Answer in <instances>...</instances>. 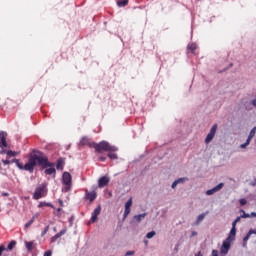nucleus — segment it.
<instances>
[{
    "label": "nucleus",
    "mask_w": 256,
    "mask_h": 256,
    "mask_svg": "<svg viewBox=\"0 0 256 256\" xmlns=\"http://www.w3.org/2000/svg\"><path fill=\"white\" fill-rule=\"evenodd\" d=\"M64 166H65V159L64 158L58 159L56 164V169H58L59 171H63Z\"/></svg>",
    "instance_id": "f3484780"
},
{
    "label": "nucleus",
    "mask_w": 256,
    "mask_h": 256,
    "mask_svg": "<svg viewBox=\"0 0 256 256\" xmlns=\"http://www.w3.org/2000/svg\"><path fill=\"white\" fill-rule=\"evenodd\" d=\"M217 133V124H214L212 128L210 129V132L205 138V143H211L213 141L215 134Z\"/></svg>",
    "instance_id": "423d86ee"
},
{
    "label": "nucleus",
    "mask_w": 256,
    "mask_h": 256,
    "mask_svg": "<svg viewBox=\"0 0 256 256\" xmlns=\"http://www.w3.org/2000/svg\"><path fill=\"white\" fill-rule=\"evenodd\" d=\"M251 235H253V232H248L246 234V236L243 238V247L247 246V241H249V239H251Z\"/></svg>",
    "instance_id": "412c9836"
},
{
    "label": "nucleus",
    "mask_w": 256,
    "mask_h": 256,
    "mask_svg": "<svg viewBox=\"0 0 256 256\" xmlns=\"http://www.w3.org/2000/svg\"><path fill=\"white\" fill-rule=\"evenodd\" d=\"M42 167V169H47V167H54L55 164L49 162V158L40 151H34L32 155H30L28 159V163L25 164V171H29V173H33L35 171V167Z\"/></svg>",
    "instance_id": "f257e3e1"
},
{
    "label": "nucleus",
    "mask_w": 256,
    "mask_h": 256,
    "mask_svg": "<svg viewBox=\"0 0 256 256\" xmlns=\"http://www.w3.org/2000/svg\"><path fill=\"white\" fill-rule=\"evenodd\" d=\"M86 197L89 199L90 203H93V201L97 199V192L95 191L89 192L86 190Z\"/></svg>",
    "instance_id": "ddd939ff"
},
{
    "label": "nucleus",
    "mask_w": 256,
    "mask_h": 256,
    "mask_svg": "<svg viewBox=\"0 0 256 256\" xmlns=\"http://www.w3.org/2000/svg\"><path fill=\"white\" fill-rule=\"evenodd\" d=\"M15 245H17V241L12 240L7 246V251H13Z\"/></svg>",
    "instance_id": "393cba45"
},
{
    "label": "nucleus",
    "mask_w": 256,
    "mask_h": 256,
    "mask_svg": "<svg viewBox=\"0 0 256 256\" xmlns=\"http://www.w3.org/2000/svg\"><path fill=\"white\" fill-rule=\"evenodd\" d=\"M99 161L105 162V161H107V158L105 156H100Z\"/></svg>",
    "instance_id": "58836bf2"
},
{
    "label": "nucleus",
    "mask_w": 256,
    "mask_h": 256,
    "mask_svg": "<svg viewBox=\"0 0 256 256\" xmlns=\"http://www.w3.org/2000/svg\"><path fill=\"white\" fill-rule=\"evenodd\" d=\"M99 215H101V205H98V207L96 209H94V211L92 212V216H91V223H95L99 217Z\"/></svg>",
    "instance_id": "1a4fd4ad"
},
{
    "label": "nucleus",
    "mask_w": 256,
    "mask_h": 256,
    "mask_svg": "<svg viewBox=\"0 0 256 256\" xmlns=\"http://www.w3.org/2000/svg\"><path fill=\"white\" fill-rule=\"evenodd\" d=\"M229 249H231V240L226 239L220 248V255H227L229 253Z\"/></svg>",
    "instance_id": "39448f33"
},
{
    "label": "nucleus",
    "mask_w": 256,
    "mask_h": 256,
    "mask_svg": "<svg viewBox=\"0 0 256 256\" xmlns=\"http://www.w3.org/2000/svg\"><path fill=\"white\" fill-rule=\"evenodd\" d=\"M0 147L1 149L7 147V132H0Z\"/></svg>",
    "instance_id": "9d476101"
},
{
    "label": "nucleus",
    "mask_w": 256,
    "mask_h": 256,
    "mask_svg": "<svg viewBox=\"0 0 256 256\" xmlns=\"http://www.w3.org/2000/svg\"><path fill=\"white\" fill-rule=\"evenodd\" d=\"M45 175H55L57 173V171L55 170V168H48L44 171Z\"/></svg>",
    "instance_id": "b1692460"
},
{
    "label": "nucleus",
    "mask_w": 256,
    "mask_h": 256,
    "mask_svg": "<svg viewBox=\"0 0 256 256\" xmlns=\"http://www.w3.org/2000/svg\"><path fill=\"white\" fill-rule=\"evenodd\" d=\"M187 49L191 51V53H195V51L197 50V44L191 43L187 46Z\"/></svg>",
    "instance_id": "4be33fe9"
},
{
    "label": "nucleus",
    "mask_w": 256,
    "mask_h": 256,
    "mask_svg": "<svg viewBox=\"0 0 256 256\" xmlns=\"http://www.w3.org/2000/svg\"><path fill=\"white\" fill-rule=\"evenodd\" d=\"M10 163H15V165L20 169L21 171H25V165H23V162L19 159H12Z\"/></svg>",
    "instance_id": "4468645a"
},
{
    "label": "nucleus",
    "mask_w": 256,
    "mask_h": 256,
    "mask_svg": "<svg viewBox=\"0 0 256 256\" xmlns=\"http://www.w3.org/2000/svg\"><path fill=\"white\" fill-rule=\"evenodd\" d=\"M206 215H209V211H207L206 213H202L200 214L197 219H196V222H195V225H199V223H201V221H203V219H205V216Z\"/></svg>",
    "instance_id": "aec40b11"
},
{
    "label": "nucleus",
    "mask_w": 256,
    "mask_h": 256,
    "mask_svg": "<svg viewBox=\"0 0 256 256\" xmlns=\"http://www.w3.org/2000/svg\"><path fill=\"white\" fill-rule=\"evenodd\" d=\"M131 205H133V200L130 198V199L126 202L125 207L131 208Z\"/></svg>",
    "instance_id": "72a5a7b5"
},
{
    "label": "nucleus",
    "mask_w": 256,
    "mask_h": 256,
    "mask_svg": "<svg viewBox=\"0 0 256 256\" xmlns=\"http://www.w3.org/2000/svg\"><path fill=\"white\" fill-rule=\"evenodd\" d=\"M47 196V185L46 184H41L38 186L33 194V199L39 200L43 199V197Z\"/></svg>",
    "instance_id": "7ed1b4c3"
},
{
    "label": "nucleus",
    "mask_w": 256,
    "mask_h": 256,
    "mask_svg": "<svg viewBox=\"0 0 256 256\" xmlns=\"http://www.w3.org/2000/svg\"><path fill=\"white\" fill-rule=\"evenodd\" d=\"M179 183H185V181H187V178H179L178 180H176Z\"/></svg>",
    "instance_id": "e433bc0d"
},
{
    "label": "nucleus",
    "mask_w": 256,
    "mask_h": 256,
    "mask_svg": "<svg viewBox=\"0 0 256 256\" xmlns=\"http://www.w3.org/2000/svg\"><path fill=\"white\" fill-rule=\"evenodd\" d=\"M4 197H9V193H3L2 194Z\"/></svg>",
    "instance_id": "09e8293b"
},
{
    "label": "nucleus",
    "mask_w": 256,
    "mask_h": 256,
    "mask_svg": "<svg viewBox=\"0 0 256 256\" xmlns=\"http://www.w3.org/2000/svg\"><path fill=\"white\" fill-rule=\"evenodd\" d=\"M33 245H35L34 244V242L33 241H31V242H25V246H26V249L28 250V251H33Z\"/></svg>",
    "instance_id": "a878e982"
},
{
    "label": "nucleus",
    "mask_w": 256,
    "mask_h": 256,
    "mask_svg": "<svg viewBox=\"0 0 256 256\" xmlns=\"http://www.w3.org/2000/svg\"><path fill=\"white\" fill-rule=\"evenodd\" d=\"M232 229H237V222H236V221H234V222L232 223Z\"/></svg>",
    "instance_id": "c03bdc74"
},
{
    "label": "nucleus",
    "mask_w": 256,
    "mask_h": 256,
    "mask_svg": "<svg viewBox=\"0 0 256 256\" xmlns=\"http://www.w3.org/2000/svg\"><path fill=\"white\" fill-rule=\"evenodd\" d=\"M80 145L82 146L88 145L89 147H93V144L89 142V138L87 137H82V139L80 140Z\"/></svg>",
    "instance_id": "6ab92c4d"
},
{
    "label": "nucleus",
    "mask_w": 256,
    "mask_h": 256,
    "mask_svg": "<svg viewBox=\"0 0 256 256\" xmlns=\"http://www.w3.org/2000/svg\"><path fill=\"white\" fill-rule=\"evenodd\" d=\"M145 217H147V213H143V214H140V215H135L133 217V219L136 223H141V221H143V219H145Z\"/></svg>",
    "instance_id": "a211bd4d"
},
{
    "label": "nucleus",
    "mask_w": 256,
    "mask_h": 256,
    "mask_svg": "<svg viewBox=\"0 0 256 256\" xmlns=\"http://www.w3.org/2000/svg\"><path fill=\"white\" fill-rule=\"evenodd\" d=\"M129 213H131V208L125 206L123 219H127V217L129 216Z\"/></svg>",
    "instance_id": "c756f323"
},
{
    "label": "nucleus",
    "mask_w": 256,
    "mask_h": 256,
    "mask_svg": "<svg viewBox=\"0 0 256 256\" xmlns=\"http://www.w3.org/2000/svg\"><path fill=\"white\" fill-rule=\"evenodd\" d=\"M109 181H110V179L107 176H103V177L99 178V180H98L99 189H103V187H107V185H109Z\"/></svg>",
    "instance_id": "6e6552de"
},
{
    "label": "nucleus",
    "mask_w": 256,
    "mask_h": 256,
    "mask_svg": "<svg viewBox=\"0 0 256 256\" xmlns=\"http://www.w3.org/2000/svg\"><path fill=\"white\" fill-rule=\"evenodd\" d=\"M3 251H7V248H5V245L0 246V256H3Z\"/></svg>",
    "instance_id": "f704fd0d"
},
{
    "label": "nucleus",
    "mask_w": 256,
    "mask_h": 256,
    "mask_svg": "<svg viewBox=\"0 0 256 256\" xmlns=\"http://www.w3.org/2000/svg\"><path fill=\"white\" fill-rule=\"evenodd\" d=\"M240 217H241V219H249V217H251V215L245 213V210H242V215Z\"/></svg>",
    "instance_id": "7c9ffc66"
},
{
    "label": "nucleus",
    "mask_w": 256,
    "mask_h": 256,
    "mask_svg": "<svg viewBox=\"0 0 256 256\" xmlns=\"http://www.w3.org/2000/svg\"><path fill=\"white\" fill-rule=\"evenodd\" d=\"M38 207L39 208H41V207H53V204H51L49 202H40Z\"/></svg>",
    "instance_id": "c85d7f7f"
},
{
    "label": "nucleus",
    "mask_w": 256,
    "mask_h": 256,
    "mask_svg": "<svg viewBox=\"0 0 256 256\" xmlns=\"http://www.w3.org/2000/svg\"><path fill=\"white\" fill-rule=\"evenodd\" d=\"M48 232H49V226H46L45 229L41 233V237H45V235H47Z\"/></svg>",
    "instance_id": "473e14b6"
},
{
    "label": "nucleus",
    "mask_w": 256,
    "mask_h": 256,
    "mask_svg": "<svg viewBox=\"0 0 256 256\" xmlns=\"http://www.w3.org/2000/svg\"><path fill=\"white\" fill-rule=\"evenodd\" d=\"M135 255V251H127L126 256Z\"/></svg>",
    "instance_id": "ea45409f"
},
{
    "label": "nucleus",
    "mask_w": 256,
    "mask_h": 256,
    "mask_svg": "<svg viewBox=\"0 0 256 256\" xmlns=\"http://www.w3.org/2000/svg\"><path fill=\"white\" fill-rule=\"evenodd\" d=\"M240 205H247V200L245 198H242L239 200Z\"/></svg>",
    "instance_id": "c9c22d12"
},
{
    "label": "nucleus",
    "mask_w": 256,
    "mask_h": 256,
    "mask_svg": "<svg viewBox=\"0 0 256 256\" xmlns=\"http://www.w3.org/2000/svg\"><path fill=\"white\" fill-rule=\"evenodd\" d=\"M37 217H39V213H36L32 216V218L29 220V222H27L25 224V228L29 229V227H31L33 225V223H35V219H37Z\"/></svg>",
    "instance_id": "dca6fc26"
},
{
    "label": "nucleus",
    "mask_w": 256,
    "mask_h": 256,
    "mask_svg": "<svg viewBox=\"0 0 256 256\" xmlns=\"http://www.w3.org/2000/svg\"><path fill=\"white\" fill-rule=\"evenodd\" d=\"M2 163H4L5 165H10L11 161H9V160H2Z\"/></svg>",
    "instance_id": "37998d69"
},
{
    "label": "nucleus",
    "mask_w": 256,
    "mask_h": 256,
    "mask_svg": "<svg viewBox=\"0 0 256 256\" xmlns=\"http://www.w3.org/2000/svg\"><path fill=\"white\" fill-rule=\"evenodd\" d=\"M107 157H109V159H112V160L117 159V155L115 154V151H108Z\"/></svg>",
    "instance_id": "cd10ccee"
},
{
    "label": "nucleus",
    "mask_w": 256,
    "mask_h": 256,
    "mask_svg": "<svg viewBox=\"0 0 256 256\" xmlns=\"http://www.w3.org/2000/svg\"><path fill=\"white\" fill-rule=\"evenodd\" d=\"M177 185H179V184H178V182L175 180V181L172 183V189H175V187H177Z\"/></svg>",
    "instance_id": "79ce46f5"
},
{
    "label": "nucleus",
    "mask_w": 256,
    "mask_h": 256,
    "mask_svg": "<svg viewBox=\"0 0 256 256\" xmlns=\"http://www.w3.org/2000/svg\"><path fill=\"white\" fill-rule=\"evenodd\" d=\"M92 147L95 149L96 153H103V151H117V147L111 146V144L106 141L99 143L93 142Z\"/></svg>",
    "instance_id": "f03ea898"
},
{
    "label": "nucleus",
    "mask_w": 256,
    "mask_h": 256,
    "mask_svg": "<svg viewBox=\"0 0 256 256\" xmlns=\"http://www.w3.org/2000/svg\"><path fill=\"white\" fill-rule=\"evenodd\" d=\"M63 185H65L64 191L65 193H69L72 187V177L69 172H64L62 176Z\"/></svg>",
    "instance_id": "20e7f679"
},
{
    "label": "nucleus",
    "mask_w": 256,
    "mask_h": 256,
    "mask_svg": "<svg viewBox=\"0 0 256 256\" xmlns=\"http://www.w3.org/2000/svg\"><path fill=\"white\" fill-rule=\"evenodd\" d=\"M236 223H239L241 221V216H238L235 220Z\"/></svg>",
    "instance_id": "a18cd8bd"
},
{
    "label": "nucleus",
    "mask_w": 256,
    "mask_h": 256,
    "mask_svg": "<svg viewBox=\"0 0 256 256\" xmlns=\"http://www.w3.org/2000/svg\"><path fill=\"white\" fill-rule=\"evenodd\" d=\"M212 256H219V251L212 250Z\"/></svg>",
    "instance_id": "a19ab883"
},
{
    "label": "nucleus",
    "mask_w": 256,
    "mask_h": 256,
    "mask_svg": "<svg viewBox=\"0 0 256 256\" xmlns=\"http://www.w3.org/2000/svg\"><path fill=\"white\" fill-rule=\"evenodd\" d=\"M235 235H237V228H231L230 233L226 239L228 241H235Z\"/></svg>",
    "instance_id": "2eb2a0df"
},
{
    "label": "nucleus",
    "mask_w": 256,
    "mask_h": 256,
    "mask_svg": "<svg viewBox=\"0 0 256 256\" xmlns=\"http://www.w3.org/2000/svg\"><path fill=\"white\" fill-rule=\"evenodd\" d=\"M6 155L8 157H17L19 155V153L15 152V151L8 150V151H6Z\"/></svg>",
    "instance_id": "bb28decb"
},
{
    "label": "nucleus",
    "mask_w": 256,
    "mask_h": 256,
    "mask_svg": "<svg viewBox=\"0 0 256 256\" xmlns=\"http://www.w3.org/2000/svg\"><path fill=\"white\" fill-rule=\"evenodd\" d=\"M156 235L155 231L148 232L146 234L147 239H153V236Z\"/></svg>",
    "instance_id": "2f4dec72"
},
{
    "label": "nucleus",
    "mask_w": 256,
    "mask_h": 256,
    "mask_svg": "<svg viewBox=\"0 0 256 256\" xmlns=\"http://www.w3.org/2000/svg\"><path fill=\"white\" fill-rule=\"evenodd\" d=\"M224 185L225 184H223V183H219L214 188L207 190L206 195H215V193H217L218 191H221V189H223Z\"/></svg>",
    "instance_id": "9b49d317"
},
{
    "label": "nucleus",
    "mask_w": 256,
    "mask_h": 256,
    "mask_svg": "<svg viewBox=\"0 0 256 256\" xmlns=\"http://www.w3.org/2000/svg\"><path fill=\"white\" fill-rule=\"evenodd\" d=\"M66 233H67V229L64 228L63 230H61L59 233H57L51 238V243H55L57 239H60V237H63V235H65Z\"/></svg>",
    "instance_id": "f8f14e48"
},
{
    "label": "nucleus",
    "mask_w": 256,
    "mask_h": 256,
    "mask_svg": "<svg viewBox=\"0 0 256 256\" xmlns=\"http://www.w3.org/2000/svg\"><path fill=\"white\" fill-rule=\"evenodd\" d=\"M251 217H256V213H255V212H252V213H251Z\"/></svg>",
    "instance_id": "8fccbe9b"
},
{
    "label": "nucleus",
    "mask_w": 256,
    "mask_h": 256,
    "mask_svg": "<svg viewBox=\"0 0 256 256\" xmlns=\"http://www.w3.org/2000/svg\"><path fill=\"white\" fill-rule=\"evenodd\" d=\"M195 256H203V253H201V251H199L197 254H195Z\"/></svg>",
    "instance_id": "de8ad7c7"
},
{
    "label": "nucleus",
    "mask_w": 256,
    "mask_h": 256,
    "mask_svg": "<svg viewBox=\"0 0 256 256\" xmlns=\"http://www.w3.org/2000/svg\"><path fill=\"white\" fill-rule=\"evenodd\" d=\"M118 7H127L129 5V0H120L117 2Z\"/></svg>",
    "instance_id": "5701e85b"
},
{
    "label": "nucleus",
    "mask_w": 256,
    "mask_h": 256,
    "mask_svg": "<svg viewBox=\"0 0 256 256\" xmlns=\"http://www.w3.org/2000/svg\"><path fill=\"white\" fill-rule=\"evenodd\" d=\"M255 132H256V126L250 131L246 142L240 145L241 149H246V147H248V145L251 144V140L253 139V137H255Z\"/></svg>",
    "instance_id": "0eeeda50"
},
{
    "label": "nucleus",
    "mask_w": 256,
    "mask_h": 256,
    "mask_svg": "<svg viewBox=\"0 0 256 256\" xmlns=\"http://www.w3.org/2000/svg\"><path fill=\"white\" fill-rule=\"evenodd\" d=\"M53 255V252H51V250H48L44 253V256H51Z\"/></svg>",
    "instance_id": "4c0bfd02"
},
{
    "label": "nucleus",
    "mask_w": 256,
    "mask_h": 256,
    "mask_svg": "<svg viewBox=\"0 0 256 256\" xmlns=\"http://www.w3.org/2000/svg\"><path fill=\"white\" fill-rule=\"evenodd\" d=\"M249 231L252 232V235H256V229L255 230L250 229Z\"/></svg>",
    "instance_id": "49530a36"
},
{
    "label": "nucleus",
    "mask_w": 256,
    "mask_h": 256,
    "mask_svg": "<svg viewBox=\"0 0 256 256\" xmlns=\"http://www.w3.org/2000/svg\"><path fill=\"white\" fill-rule=\"evenodd\" d=\"M192 235H193V236L197 235V232H192Z\"/></svg>",
    "instance_id": "3c124183"
}]
</instances>
